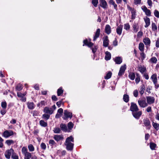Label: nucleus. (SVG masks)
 <instances>
[{
  "mask_svg": "<svg viewBox=\"0 0 159 159\" xmlns=\"http://www.w3.org/2000/svg\"><path fill=\"white\" fill-rule=\"evenodd\" d=\"M50 115L49 114L45 113L43 115L42 118L45 120H47L49 118Z\"/></svg>",
  "mask_w": 159,
  "mask_h": 159,
  "instance_id": "37",
  "label": "nucleus"
},
{
  "mask_svg": "<svg viewBox=\"0 0 159 159\" xmlns=\"http://www.w3.org/2000/svg\"><path fill=\"white\" fill-rule=\"evenodd\" d=\"M132 14L131 15V19H134L135 18V16H136V10H133V11H132V12H131Z\"/></svg>",
  "mask_w": 159,
  "mask_h": 159,
  "instance_id": "43",
  "label": "nucleus"
},
{
  "mask_svg": "<svg viewBox=\"0 0 159 159\" xmlns=\"http://www.w3.org/2000/svg\"><path fill=\"white\" fill-rule=\"evenodd\" d=\"M140 80V77H137L135 79V82L137 84L138 83Z\"/></svg>",
  "mask_w": 159,
  "mask_h": 159,
  "instance_id": "63",
  "label": "nucleus"
},
{
  "mask_svg": "<svg viewBox=\"0 0 159 159\" xmlns=\"http://www.w3.org/2000/svg\"><path fill=\"white\" fill-rule=\"evenodd\" d=\"M39 114L38 112L36 111H34L33 112V115L34 116H38Z\"/></svg>",
  "mask_w": 159,
  "mask_h": 159,
  "instance_id": "59",
  "label": "nucleus"
},
{
  "mask_svg": "<svg viewBox=\"0 0 159 159\" xmlns=\"http://www.w3.org/2000/svg\"><path fill=\"white\" fill-rule=\"evenodd\" d=\"M6 143L8 146L14 143V141L12 140H7L6 141Z\"/></svg>",
  "mask_w": 159,
  "mask_h": 159,
  "instance_id": "44",
  "label": "nucleus"
},
{
  "mask_svg": "<svg viewBox=\"0 0 159 159\" xmlns=\"http://www.w3.org/2000/svg\"><path fill=\"white\" fill-rule=\"evenodd\" d=\"M22 88V85L20 84H18L16 87V89L18 91L21 90Z\"/></svg>",
  "mask_w": 159,
  "mask_h": 159,
  "instance_id": "47",
  "label": "nucleus"
},
{
  "mask_svg": "<svg viewBox=\"0 0 159 159\" xmlns=\"http://www.w3.org/2000/svg\"><path fill=\"white\" fill-rule=\"evenodd\" d=\"M7 103L6 102H2L1 103V106L4 109H5L7 107Z\"/></svg>",
  "mask_w": 159,
  "mask_h": 159,
  "instance_id": "54",
  "label": "nucleus"
},
{
  "mask_svg": "<svg viewBox=\"0 0 159 159\" xmlns=\"http://www.w3.org/2000/svg\"><path fill=\"white\" fill-rule=\"evenodd\" d=\"M141 0H134V3L137 5L140 4L141 3Z\"/></svg>",
  "mask_w": 159,
  "mask_h": 159,
  "instance_id": "62",
  "label": "nucleus"
},
{
  "mask_svg": "<svg viewBox=\"0 0 159 159\" xmlns=\"http://www.w3.org/2000/svg\"><path fill=\"white\" fill-rule=\"evenodd\" d=\"M67 126L69 129L71 130L73 127L74 124L72 122H70L68 124Z\"/></svg>",
  "mask_w": 159,
  "mask_h": 159,
  "instance_id": "46",
  "label": "nucleus"
},
{
  "mask_svg": "<svg viewBox=\"0 0 159 159\" xmlns=\"http://www.w3.org/2000/svg\"><path fill=\"white\" fill-rule=\"evenodd\" d=\"M152 30L154 31H157V27L156 24L154 23H152Z\"/></svg>",
  "mask_w": 159,
  "mask_h": 159,
  "instance_id": "38",
  "label": "nucleus"
},
{
  "mask_svg": "<svg viewBox=\"0 0 159 159\" xmlns=\"http://www.w3.org/2000/svg\"><path fill=\"white\" fill-rule=\"evenodd\" d=\"M27 106L28 108L30 109H32L34 108V104L33 102H28L27 103Z\"/></svg>",
  "mask_w": 159,
  "mask_h": 159,
  "instance_id": "31",
  "label": "nucleus"
},
{
  "mask_svg": "<svg viewBox=\"0 0 159 159\" xmlns=\"http://www.w3.org/2000/svg\"><path fill=\"white\" fill-rule=\"evenodd\" d=\"M61 129L60 128L58 127H56L54 128L53 130V131L54 133L56 134H59L60 133Z\"/></svg>",
  "mask_w": 159,
  "mask_h": 159,
  "instance_id": "35",
  "label": "nucleus"
},
{
  "mask_svg": "<svg viewBox=\"0 0 159 159\" xmlns=\"http://www.w3.org/2000/svg\"><path fill=\"white\" fill-rule=\"evenodd\" d=\"M144 20L146 24L144 27L145 28H147L150 25V19L147 17H146L144 18Z\"/></svg>",
  "mask_w": 159,
  "mask_h": 159,
  "instance_id": "17",
  "label": "nucleus"
},
{
  "mask_svg": "<svg viewBox=\"0 0 159 159\" xmlns=\"http://www.w3.org/2000/svg\"><path fill=\"white\" fill-rule=\"evenodd\" d=\"M150 148L152 150H154L156 146V144L154 143H151L150 144Z\"/></svg>",
  "mask_w": 159,
  "mask_h": 159,
  "instance_id": "49",
  "label": "nucleus"
},
{
  "mask_svg": "<svg viewBox=\"0 0 159 159\" xmlns=\"http://www.w3.org/2000/svg\"><path fill=\"white\" fill-rule=\"evenodd\" d=\"M145 87L144 84H142L140 86V90H139V93L141 95H142L145 90Z\"/></svg>",
  "mask_w": 159,
  "mask_h": 159,
  "instance_id": "26",
  "label": "nucleus"
},
{
  "mask_svg": "<svg viewBox=\"0 0 159 159\" xmlns=\"http://www.w3.org/2000/svg\"><path fill=\"white\" fill-rule=\"evenodd\" d=\"M13 152L14 150L12 148H11L9 150H7L5 153L6 157L8 159H10L11 153H12Z\"/></svg>",
  "mask_w": 159,
  "mask_h": 159,
  "instance_id": "11",
  "label": "nucleus"
},
{
  "mask_svg": "<svg viewBox=\"0 0 159 159\" xmlns=\"http://www.w3.org/2000/svg\"><path fill=\"white\" fill-rule=\"evenodd\" d=\"M14 133L11 130H5L2 134V136L5 138H8L10 136L13 135Z\"/></svg>",
  "mask_w": 159,
  "mask_h": 159,
  "instance_id": "1",
  "label": "nucleus"
},
{
  "mask_svg": "<svg viewBox=\"0 0 159 159\" xmlns=\"http://www.w3.org/2000/svg\"><path fill=\"white\" fill-rule=\"evenodd\" d=\"M52 100L54 101H57L58 100L57 98L54 95H53L52 96Z\"/></svg>",
  "mask_w": 159,
  "mask_h": 159,
  "instance_id": "61",
  "label": "nucleus"
},
{
  "mask_svg": "<svg viewBox=\"0 0 159 159\" xmlns=\"http://www.w3.org/2000/svg\"><path fill=\"white\" fill-rule=\"evenodd\" d=\"M143 42L145 45H148L150 44L151 41L150 39L147 37L143 39Z\"/></svg>",
  "mask_w": 159,
  "mask_h": 159,
  "instance_id": "25",
  "label": "nucleus"
},
{
  "mask_svg": "<svg viewBox=\"0 0 159 159\" xmlns=\"http://www.w3.org/2000/svg\"><path fill=\"white\" fill-rule=\"evenodd\" d=\"M65 145L66 146V149L68 151H72L73 148L74 144L72 143H66L65 142Z\"/></svg>",
  "mask_w": 159,
  "mask_h": 159,
  "instance_id": "10",
  "label": "nucleus"
},
{
  "mask_svg": "<svg viewBox=\"0 0 159 159\" xmlns=\"http://www.w3.org/2000/svg\"><path fill=\"white\" fill-rule=\"evenodd\" d=\"M106 55L105 57V59L106 61L110 60L111 58V55L110 53L108 51H106L105 52Z\"/></svg>",
  "mask_w": 159,
  "mask_h": 159,
  "instance_id": "23",
  "label": "nucleus"
},
{
  "mask_svg": "<svg viewBox=\"0 0 159 159\" xmlns=\"http://www.w3.org/2000/svg\"><path fill=\"white\" fill-rule=\"evenodd\" d=\"M139 50L141 52H143L144 49V45L142 43H139Z\"/></svg>",
  "mask_w": 159,
  "mask_h": 159,
  "instance_id": "33",
  "label": "nucleus"
},
{
  "mask_svg": "<svg viewBox=\"0 0 159 159\" xmlns=\"http://www.w3.org/2000/svg\"><path fill=\"white\" fill-rule=\"evenodd\" d=\"M105 33L107 34H109L111 32V28L110 25H106L105 27Z\"/></svg>",
  "mask_w": 159,
  "mask_h": 159,
  "instance_id": "20",
  "label": "nucleus"
},
{
  "mask_svg": "<svg viewBox=\"0 0 159 159\" xmlns=\"http://www.w3.org/2000/svg\"><path fill=\"white\" fill-rule=\"evenodd\" d=\"M123 100L126 102H128L129 101V96L128 95L125 94L123 95Z\"/></svg>",
  "mask_w": 159,
  "mask_h": 159,
  "instance_id": "36",
  "label": "nucleus"
},
{
  "mask_svg": "<svg viewBox=\"0 0 159 159\" xmlns=\"http://www.w3.org/2000/svg\"><path fill=\"white\" fill-rule=\"evenodd\" d=\"M28 148L30 152H33L34 150V148L32 144H30L28 146Z\"/></svg>",
  "mask_w": 159,
  "mask_h": 159,
  "instance_id": "48",
  "label": "nucleus"
},
{
  "mask_svg": "<svg viewBox=\"0 0 159 159\" xmlns=\"http://www.w3.org/2000/svg\"><path fill=\"white\" fill-rule=\"evenodd\" d=\"M142 10L145 13V14L148 16H151V12L150 10L148 9L147 7L145 6H143L141 7Z\"/></svg>",
  "mask_w": 159,
  "mask_h": 159,
  "instance_id": "8",
  "label": "nucleus"
},
{
  "mask_svg": "<svg viewBox=\"0 0 159 159\" xmlns=\"http://www.w3.org/2000/svg\"><path fill=\"white\" fill-rule=\"evenodd\" d=\"M22 154H24V155L29 153V152H28V150L27 148L24 147H23L22 148Z\"/></svg>",
  "mask_w": 159,
  "mask_h": 159,
  "instance_id": "39",
  "label": "nucleus"
},
{
  "mask_svg": "<svg viewBox=\"0 0 159 159\" xmlns=\"http://www.w3.org/2000/svg\"><path fill=\"white\" fill-rule=\"evenodd\" d=\"M63 91L61 87L60 88L58 89L57 91V94L58 96H60L63 93Z\"/></svg>",
  "mask_w": 159,
  "mask_h": 159,
  "instance_id": "40",
  "label": "nucleus"
},
{
  "mask_svg": "<svg viewBox=\"0 0 159 159\" xmlns=\"http://www.w3.org/2000/svg\"><path fill=\"white\" fill-rule=\"evenodd\" d=\"M40 146L41 148L45 150L46 148V144L44 143H42L41 144Z\"/></svg>",
  "mask_w": 159,
  "mask_h": 159,
  "instance_id": "56",
  "label": "nucleus"
},
{
  "mask_svg": "<svg viewBox=\"0 0 159 159\" xmlns=\"http://www.w3.org/2000/svg\"><path fill=\"white\" fill-rule=\"evenodd\" d=\"M45 102L44 101H41L40 103H39L38 104V106H40V105L41 106H45Z\"/></svg>",
  "mask_w": 159,
  "mask_h": 159,
  "instance_id": "58",
  "label": "nucleus"
},
{
  "mask_svg": "<svg viewBox=\"0 0 159 159\" xmlns=\"http://www.w3.org/2000/svg\"><path fill=\"white\" fill-rule=\"evenodd\" d=\"M138 90L137 89L134 90V91L133 92V95L135 97H137L138 96Z\"/></svg>",
  "mask_w": 159,
  "mask_h": 159,
  "instance_id": "57",
  "label": "nucleus"
},
{
  "mask_svg": "<svg viewBox=\"0 0 159 159\" xmlns=\"http://www.w3.org/2000/svg\"><path fill=\"white\" fill-rule=\"evenodd\" d=\"M133 31L134 33H136L139 30V26L138 24L134 23L133 25Z\"/></svg>",
  "mask_w": 159,
  "mask_h": 159,
  "instance_id": "21",
  "label": "nucleus"
},
{
  "mask_svg": "<svg viewBox=\"0 0 159 159\" xmlns=\"http://www.w3.org/2000/svg\"><path fill=\"white\" fill-rule=\"evenodd\" d=\"M103 46L105 47H108L109 43V40L108 39V37L107 36L104 37L103 38Z\"/></svg>",
  "mask_w": 159,
  "mask_h": 159,
  "instance_id": "14",
  "label": "nucleus"
},
{
  "mask_svg": "<svg viewBox=\"0 0 159 159\" xmlns=\"http://www.w3.org/2000/svg\"><path fill=\"white\" fill-rule=\"evenodd\" d=\"M138 69L139 71L142 74L147 71L146 68L144 67H142L141 66L138 67Z\"/></svg>",
  "mask_w": 159,
  "mask_h": 159,
  "instance_id": "27",
  "label": "nucleus"
},
{
  "mask_svg": "<svg viewBox=\"0 0 159 159\" xmlns=\"http://www.w3.org/2000/svg\"><path fill=\"white\" fill-rule=\"evenodd\" d=\"M60 127L61 130L65 132L67 131L68 129L67 127L66 124H60Z\"/></svg>",
  "mask_w": 159,
  "mask_h": 159,
  "instance_id": "18",
  "label": "nucleus"
},
{
  "mask_svg": "<svg viewBox=\"0 0 159 159\" xmlns=\"http://www.w3.org/2000/svg\"><path fill=\"white\" fill-rule=\"evenodd\" d=\"M74 141V138L72 136H70L66 138L65 142L66 143H71V142H73Z\"/></svg>",
  "mask_w": 159,
  "mask_h": 159,
  "instance_id": "29",
  "label": "nucleus"
},
{
  "mask_svg": "<svg viewBox=\"0 0 159 159\" xmlns=\"http://www.w3.org/2000/svg\"><path fill=\"white\" fill-rule=\"evenodd\" d=\"M63 137L60 135H56L54 137V139L57 142L63 139Z\"/></svg>",
  "mask_w": 159,
  "mask_h": 159,
  "instance_id": "24",
  "label": "nucleus"
},
{
  "mask_svg": "<svg viewBox=\"0 0 159 159\" xmlns=\"http://www.w3.org/2000/svg\"><path fill=\"white\" fill-rule=\"evenodd\" d=\"M132 114L134 118L138 120L139 119L140 116H141L142 111H138L137 112H132Z\"/></svg>",
  "mask_w": 159,
  "mask_h": 159,
  "instance_id": "7",
  "label": "nucleus"
},
{
  "mask_svg": "<svg viewBox=\"0 0 159 159\" xmlns=\"http://www.w3.org/2000/svg\"><path fill=\"white\" fill-rule=\"evenodd\" d=\"M150 60L153 63H156L157 61V59L155 57H153L151 58Z\"/></svg>",
  "mask_w": 159,
  "mask_h": 159,
  "instance_id": "51",
  "label": "nucleus"
},
{
  "mask_svg": "<svg viewBox=\"0 0 159 159\" xmlns=\"http://www.w3.org/2000/svg\"><path fill=\"white\" fill-rule=\"evenodd\" d=\"M152 125L154 128L156 129L157 131L159 129V124L157 123H155L152 122Z\"/></svg>",
  "mask_w": 159,
  "mask_h": 159,
  "instance_id": "30",
  "label": "nucleus"
},
{
  "mask_svg": "<svg viewBox=\"0 0 159 159\" xmlns=\"http://www.w3.org/2000/svg\"><path fill=\"white\" fill-rule=\"evenodd\" d=\"M112 75V73L111 71H109L106 75V76H105L104 78L105 79H110Z\"/></svg>",
  "mask_w": 159,
  "mask_h": 159,
  "instance_id": "41",
  "label": "nucleus"
},
{
  "mask_svg": "<svg viewBox=\"0 0 159 159\" xmlns=\"http://www.w3.org/2000/svg\"><path fill=\"white\" fill-rule=\"evenodd\" d=\"M142 52L140 53L141 59L142 60H143L145 58L146 55L144 54L143 52Z\"/></svg>",
  "mask_w": 159,
  "mask_h": 159,
  "instance_id": "55",
  "label": "nucleus"
},
{
  "mask_svg": "<svg viewBox=\"0 0 159 159\" xmlns=\"http://www.w3.org/2000/svg\"><path fill=\"white\" fill-rule=\"evenodd\" d=\"M64 116L63 118L65 120H66L68 118H71L72 117V113L69 112L66 110L64 111Z\"/></svg>",
  "mask_w": 159,
  "mask_h": 159,
  "instance_id": "6",
  "label": "nucleus"
},
{
  "mask_svg": "<svg viewBox=\"0 0 159 159\" xmlns=\"http://www.w3.org/2000/svg\"><path fill=\"white\" fill-rule=\"evenodd\" d=\"M123 25H120L118 26L116 29L117 33L119 35L121 34L122 30Z\"/></svg>",
  "mask_w": 159,
  "mask_h": 159,
  "instance_id": "19",
  "label": "nucleus"
},
{
  "mask_svg": "<svg viewBox=\"0 0 159 159\" xmlns=\"http://www.w3.org/2000/svg\"><path fill=\"white\" fill-rule=\"evenodd\" d=\"M138 102L140 107L142 108L148 106L145 99H139L138 100Z\"/></svg>",
  "mask_w": 159,
  "mask_h": 159,
  "instance_id": "2",
  "label": "nucleus"
},
{
  "mask_svg": "<svg viewBox=\"0 0 159 159\" xmlns=\"http://www.w3.org/2000/svg\"><path fill=\"white\" fill-rule=\"evenodd\" d=\"M92 3L94 7H97L98 3V0H92Z\"/></svg>",
  "mask_w": 159,
  "mask_h": 159,
  "instance_id": "45",
  "label": "nucleus"
},
{
  "mask_svg": "<svg viewBox=\"0 0 159 159\" xmlns=\"http://www.w3.org/2000/svg\"><path fill=\"white\" fill-rule=\"evenodd\" d=\"M24 159H30L31 157V154L30 152L24 155Z\"/></svg>",
  "mask_w": 159,
  "mask_h": 159,
  "instance_id": "42",
  "label": "nucleus"
},
{
  "mask_svg": "<svg viewBox=\"0 0 159 159\" xmlns=\"http://www.w3.org/2000/svg\"><path fill=\"white\" fill-rule=\"evenodd\" d=\"M147 103L148 104L151 105L154 103L155 99L153 97L147 96L146 97Z\"/></svg>",
  "mask_w": 159,
  "mask_h": 159,
  "instance_id": "5",
  "label": "nucleus"
},
{
  "mask_svg": "<svg viewBox=\"0 0 159 159\" xmlns=\"http://www.w3.org/2000/svg\"><path fill=\"white\" fill-rule=\"evenodd\" d=\"M99 5L104 9L106 8L107 2L105 0H99Z\"/></svg>",
  "mask_w": 159,
  "mask_h": 159,
  "instance_id": "13",
  "label": "nucleus"
},
{
  "mask_svg": "<svg viewBox=\"0 0 159 159\" xmlns=\"http://www.w3.org/2000/svg\"><path fill=\"white\" fill-rule=\"evenodd\" d=\"M155 119L159 121V113L157 112L155 116Z\"/></svg>",
  "mask_w": 159,
  "mask_h": 159,
  "instance_id": "64",
  "label": "nucleus"
},
{
  "mask_svg": "<svg viewBox=\"0 0 159 159\" xmlns=\"http://www.w3.org/2000/svg\"><path fill=\"white\" fill-rule=\"evenodd\" d=\"M11 158L13 159H19L18 155L14 152L12 153V154L11 156Z\"/></svg>",
  "mask_w": 159,
  "mask_h": 159,
  "instance_id": "52",
  "label": "nucleus"
},
{
  "mask_svg": "<svg viewBox=\"0 0 159 159\" xmlns=\"http://www.w3.org/2000/svg\"><path fill=\"white\" fill-rule=\"evenodd\" d=\"M44 112L46 113L51 115L53 112V110L52 108L45 107L44 109Z\"/></svg>",
  "mask_w": 159,
  "mask_h": 159,
  "instance_id": "12",
  "label": "nucleus"
},
{
  "mask_svg": "<svg viewBox=\"0 0 159 159\" xmlns=\"http://www.w3.org/2000/svg\"><path fill=\"white\" fill-rule=\"evenodd\" d=\"M132 112H137L139 110V109L137 105L133 102H131L130 108Z\"/></svg>",
  "mask_w": 159,
  "mask_h": 159,
  "instance_id": "3",
  "label": "nucleus"
},
{
  "mask_svg": "<svg viewBox=\"0 0 159 159\" xmlns=\"http://www.w3.org/2000/svg\"><path fill=\"white\" fill-rule=\"evenodd\" d=\"M98 47L97 46H94V48H92V51L93 53H95L97 51Z\"/></svg>",
  "mask_w": 159,
  "mask_h": 159,
  "instance_id": "60",
  "label": "nucleus"
},
{
  "mask_svg": "<svg viewBox=\"0 0 159 159\" xmlns=\"http://www.w3.org/2000/svg\"><path fill=\"white\" fill-rule=\"evenodd\" d=\"M154 14L155 16L157 18H159V12L157 10H155L154 11Z\"/></svg>",
  "mask_w": 159,
  "mask_h": 159,
  "instance_id": "50",
  "label": "nucleus"
},
{
  "mask_svg": "<svg viewBox=\"0 0 159 159\" xmlns=\"http://www.w3.org/2000/svg\"><path fill=\"white\" fill-rule=\"evenodd\" d=\"M126 69V65H124L122 66L120 68L119 71V72L118 75L119 76H121L124 73Z\"/></svg>",
  "mask_w": 159,
  "mask_h": 159,
  "instance_id": "9",
  "label": "nucleus"
},
{
  "mask_svg": "<svg viewBox=\"0 0 159 159\" xmlns=\"http://www.w3.org/2000/svg\"><path fill=\"white\" fill-rule=\"evenodd\" d=\"M39 124L40 125L43 127H46L47 126V123L44 121V120H41L39 121Z\"/></svg>",
  "mask_w": 159,
  "mask_h": 159,
  "instance_id": "32",
  "label": "nucleus"
},
{
  "mask_svg": "<svg viewBox=\"0 0 159 159\" xmlns=\"http://www.w3.org/2000/svg\"><path fill=\"white\" fill-rule=\"evenodd\" d=\"M129 77L131 80H134L135 78V74L134 72H130L129 74Z\"/></svg>",
  "mask_w": 159,
  "mask_h": 159,
  "instance_id": "34",
  "label": "nucleus"
},
{
  "mask_svg": "<svg viewBox=\"0 0 159 159\" xmlns=\"http://www.w3.org/2000/svg\"><path fill=\"white\" fill-rule=\"evenodd\" d=\"M143 124L147 129H150L151 127V125L150 121L148 118H146L143 120Z\"/></svg>",
  "mask_w": 159,
  "mask_h": 159,
  "instance_id": "4",
  "label": "nucleus"
},
{
  "mask_svg": "<svg viewBox=\"0 0 159 159\" xmlns=\"http://www.w3.org/2000/svg\"><path fill=\"white\" fill-rule=\"evenodd\" d=\"M100 32V29H98L95 34V35L93 37V40L95 41L97 39L99 36Z\"/></svg>",
  "mask_w": 159,
  "mask_h": 159,
  "instance_id": "16",
  "label": "nucleus"
},
{
  "mask_svg": "<svg viewBox=\"0 0 159 159\" xmlns=\"http://www.w3.org/2000/svg\"><path fill=\"white\" fill-rule=\"evenodd\" d=\"M151 79L152 80L154 84H156L157 83V75L156 74H153L151 77Z\"/></svg>",
  "mask_w": 159,
  "mask_h": 159,
  "instance_id": "22",
  "label": "nucleus"
},
{
  "mask_svg": "<svg viewBox=\"0 0 159 159\" xmlns=\"http://www.w3.org/2000/svg\"><path fill=\"white\" fill-rule=\"evenodd\" d=\"M130 25L128 23L125 24L124 26V28L126 30H129L130 29Z\"/></svg>",
  "mask_w": 159,
  "mask_h": 159,
  "instance_id": "53",
  "label": "nucleus"
},
{
  "mask_svg": "<svg viewBox=\"0 0 159 159\" xmlns=\"http://www.w3.org/2000/svg\"><path fill=\"white\" fill-rule=\"evenodd\" d=\"M109 3L110 4L112 5L113 6L114 9L117 10V5L115 3L113 0H109Z\"/></svg>",
  "mask_w": 159,
  "mask_h": 159,
  "instance_id": "28",
  "label": "nucleus"
},
{
  "mask_svg": "<svg viewBox=\"0 0 159 159\" xmlns=\"http://www.w3.org/2000/svg\"><path fill=\"white\" fill-rule=\"evenodd\" d=\"M114 61L116 64H120L122 62V59L120 57H117L114 59Z\"/></svg>",
  "mask_w": 159,
  "mask_h": 159,
  "instance_id": "15",
  "label": "nucleus"
}]
</instances>
